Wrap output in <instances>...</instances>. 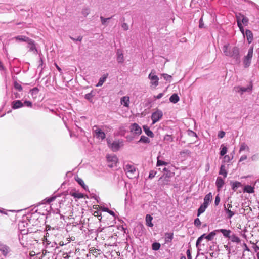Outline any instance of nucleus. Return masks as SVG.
<instances>
[{
    "instance_id": "23",
    "label": "nucleus",
    "mask_w": 259,
    "mask_h": 259,
    "mask_svg": "<svg viewBox=\"0 0 259 259\" xmlns=\"http://www.w3.org/2000/svg\"><path fill=\"white\" fill-rule=\"evenodd\" d=\"M218 232H221L223 235L226 237H229L230 236L231 231L229 230L226 229H220L217 230Z\"/></svg>"
},
{
    "instance_id": "59",
    "label": "nucleus",
    "mask_w": 259,
    "mask_h": 259,
    "mask_svg": "<svg viewBox=\"0 0 259 259\" xmlns=\"http://www.w3.org/2000/svg\"><path fill=\"white\" fill-rule=\"evenodd\" d=\"M94 215L95 216H98V217L99 219L100 220H101V219H102V217H101V215H98V211H95V212H94Z\"/></svg>"
},
{
    "instance_id": "43",
    "label": "nucleus",
    "mask_w": 259,
    "mask_h": 259,
    "mask_svg": "<svg viewBox=\"0 0 259 259\" xmlns=\"http://www.w3.org/2000/svg\"><path fill=\"white\" fill-rule=\"evenodd\" d=\"M225 208L226 212L228 214V218H231L232 217H233L234 215V213L233 211H232L231 210H230L229 209H227L226 207H225Z\"/></svg>"
},
{
    "instance_id": "6",
    "label": "nucleus",
    "mask_w": 259,
    "mask_h": 259,
    "mask_svg": "<svg viewBox=\"0 0 259 259\" xmlns=\"http://www.w3.org/2000/svg\"><path fill=\"white\" fill-rule=\"evenodd\" d=\"M253 48L251 47L248 51L247 56L245 57L244 60V64L245 67H247L250 65L251 60L253 56Z\"/></svg>"
},
{
    "instance_id": "28",
    "label": "nucleus",
    "mask_w": 259,
    "mask_h": 259,
    "mask_svg": "<svg viewBox=\"0 0 259 259\" xmlns=\"http://www.w3.org/2000/svg\"><path fill=\"white\" fill-rule=\"evenodd\" d=\"M207 207V206H206V205H205L203 203V204H202L200 206V207L199 208V209L198 210L197 215L199 216L201 213H203L205 211V210Z\"/></svg>"
},
{
    "instance_id": "53",
    "label": "nucleus",
    "mask_w": 259,
    "mask_h": 259,
    "mask_svg": "<svg viewBox=\"0 0 259 259\" xmlns=\"http://www.w3.org/2000/svg\"><path fill=\"white\" fill-rule=\"evenodd\" d=\"M225 133L223 131H220L218 134V137L220 138H222L225 136Z\"/></svg>"
},
{
    "instance_id": "9",
    "label": "nucleus",
    "mask_w": 259,
    "mask_h": 259,
    "mask_svg": "<svg viewBox=\"0 0 259 259\" xmlns=\"http://www.w3.org/2000/svg\"><path fill=\"white\" fill-rule=\"evenodd\" d=\"M237 24L242 23L245 25H247L248 23V19L244 15L241 13H237L236 14Z\"/></svg>"
},
{
    "instance_id": "51",
    "label": "nucleus",
    "mask_w": 259,
    "mask_h": 259,
    "mask_svg": "<svg viewBox=\"0 0 259 259\" xmlns=\"http://www.w3.org/2000/svg\"><path fill=\"white\" fill-rule=\"evenodd\" d=\"M247 155H246V154H243V155H242L241 156V157H240V159H239V162H241V161H244V160H246V159H247Z\"/></svg>"
},
{
    "instance_id": "44",
    "label": "nucleus",
    "mask_w": 259,
    "mask_h": 259,
    "mask_svg": "<svg viewBox=\"0 0 259 259\" xmlns=\"http://www.w3.org/2000/svg\"><path fill=\"white\" fill-rule=\"evenodd\" d=\"M160 245L158 243H154L152 244V249L154 250H157L159 249Z\"/></svg>"
},
{
    "instance_id": "40",
    "label": "nucleus",
    "mask_w": 259,
    "mask_h": 259,
    "mask_svg": "<svg viewBox=\"0 0 259 259\" xmlns=\"http://www.w3.org/2000/svg\"><path fill=\"white\" fill-rule=\"evenodd\" d=\"M167 164V163L162 161L159 159V156L157 157V166H160L161 165H166Z\"/></svg>"
},
{
    "instance_id": "12",
    "label": "nucleus",
    "mask_w": 259,
    "mask_h": 259,
    "mask_svg": "<svg viewBox=\"0 0 259 259\" xmlns=\"http://www.w3.org/2000/svg\"><path fill=\"white\" fill-rule=\"evenodd\" d=\"M236 89V91L240 92L241 94H242L243 92L251 91L252 89V84L250 83L249 85L247 88L238 87Z\"/></svg>"
},
{
    "instance_id": "17",
    "label": "nucleus",
    "mask_w": 259,
    "mask_h": 259,
    "mask_svg": "<svg viewBox=\"0 0 259 259\" xmlns=\"http://www.w3.org/2000/svg\"><path fill=\"white\" fill-rule=\"evenodd\" d=\"M212 196L211 193L207 194L204 197L203 204L208 206L210 201L212 199Z\"/></svg>"
},
{
    "instance_id": "25",
    "label": "nucleus",
    "mask_w": 259,
    "mask_h": 259,
    "mask_svg": "<svg viewBox=\"0 0 259 259\" xmlns=\"http://www.w3.org/2000/svg\"><path fill=\"white\" fill-rule=\"evenodd\" d=\"M163 171L166 172L162 177H161L160 178H162L163 177H165V178H171L174 176V174L173 172H171L169 171H168L167 169L166 168H164L163 169Z\"/></svg>"
},
{
    "instance_id": "41",
    "label": "nucleus",
    "mask_w": 259,
    "mask_h": 259,
    "mask_svg": "<svg viewBox=\"0 0 259 259\" xmlns=\"http://www.w3.org/2000/svg\"><path fill=\"white\" fill-rule=\"evenodd\" d=\"M162 76L163 78L168 82H170L172 80V77L170 75H169L167 74H162Z\"/></svg>"
},
{
    "instance_id": "52",
    "label": "nucleus",
    "mask_w": 259,
    "mask_h": 259,
    "mask_svg": "<svg viewBox=\"0 0 259 259\" xmlns=\"http://www.w3.org/2000/svg\"><path fill=\"white\" fill-rule=\"evenodd\" d=\"M156 174V171H151L150 172V174H149V178H150V179H152V178L154 177V176H155Z\"/></svg>"
},
{
    "instance_id": "58",
    "label": "nucleus",
    "mask_w": 259,
    "mask_h": 259,
    "mask_svg": "<svg viewBox=\"0 0 259 259\" xmlns=\"http://www.w3.org/2000/svg\"><path fill=\"white\" fill-rule=\"evenodd\" d=\"M163 93H159L158 95H157L155 98L159 99H160L161 98H162L163 96Z\"/></svg>"
},
{
    "instance_id": "38",
    "label": "nucleus",
    "mask_w": 259,
    "mask_h": 259,
    "mask_svg": "<svg viewBox=\"0 0 259 259\" xmlns=\"http://www.w3.org/2000/svg\"><path fill=\"white\" fill-rule=\"evenodd\" d=\"M221 150L220 151V155L221 156H224L227 152V148L223 145H221Z\"/></svg>"
},
{
    "instance_id": "31",
    "label": "nucleus",
    "mask_w": 259,
    "mask_h": 259,
    "mask_svg": "<svg viewBox=\"0 0 259 259\" xmlns=\"http://www.w3.org/2000/svg\"><path fill=\"white\" fill-rule=\"evenodd\" d=\"M180 155L181 157H184V158H187L190 156V151L189 150H184L181 152Z\"/></svg>"
},
{
    "instance_id": "60",
    "label": "nucleus",
    "mask_w": 259,
    "mask_h": 259,
    "mask_svg": "<svg viewBox=\"0 0 259 259\" xmlns=\"http://www.w3.org/2000/svg\"><path fill=\"white\" fill-rule=\"evenodd\" d=\"M225 160L229 161L230 160V157L228 155H225L224 157Z\"/></svg>"
},
{
    "instance_id": "48",
    "label": "nucleus",
    "mask_w": 259,
    "mask_h": 259,
    "mask_svg": "<svg viewBox=\"0 0 259 259\" xmlns=\"http://www.w3.org/2000/svg\"><path fill=\"white\" fill-rule=\"evenodd\" d=\"M237 25L240 29V31L242 32V33L244 36V28L242 26V23H239V24H237Z\"/></svg>"
},
{
    "instance_id": "24",
    "label": "nucleus",
    "mask_w": 259,
    "mask_h": 259,
    "mask_svg": "<svg viewBox=\"0 0 259 259\" xmlns=\"http://www.w3.org/2000/svg\"><path fill=\"white\" fill-rule=\"evenodd\" d=\"M117 61H118V63H122L124 61V57L123 54L119 50L117 51Z\"/></svg>"
},
{
    "instance_id": "19",
    "label": "nucleus",
    "mask_w": 259,
    "mask_h": 259,
    "mask_svg": "<svg viewBox=\"0 0 259 259\" xmlns=\"http://www.w3.org/2000/svg\"><path fill=\"white\" fill-rule=\"evenodd\" d=\"M245 35L249 43H251L253 40V34L250 30H246Z\"/></svg>"
},
{
    "instance_id": "21",
    "label": "nucleus",
    "mask_w": 259,
    "mask_h": 259,
    "mask_svg": "<svg viewBox=\"0 0 259 259\" xmlns=\"http://www.w3.org/2000/svg\"><path fill=\"white\" fill-rule=\"evenodd\" d=\"M153 218L149 214H147L146 216V225L149 227H152L153 226L152 221Z\"/></svg>"
},
{
    "instance_id": "63",
    "label": "nucleus",
    "mask_w": 259,
    "mask_h": 259,
    "mask_svg": "<svg viewBox=\"0 0 259 259\" xmlns=\"http://www.w3.org/2000/svg\"><path fill=\"white\" fill-rule=\"evenodd\" d=\"M108 212L111 215H113V216H114L115 215V213L113 211H111V210H108Z\"/></svg>"
},
{
    "instance_id": "22",
    "label": "nucleus",
    "mask_w": 259,
    "mask_h": 259,
    "mask_svg": "<svg viewBox=\"0 0 259 259\" xmlns=\"http://www.w3.org/2000/svg\"><path fill=\"white\" fill-rule=\"evenodd\" d=\"M108 75V74H104L102 77H101L99 80L98 84L96 85L97 87H101L103 85L104 82L107 79Z\"/></svg>"
},
{
    "instance_id": "4",
    "label": "nucleus",
    "mask_w": 259,
    "mask_h": 259,
    "mask_svg": "<svg viewBox=\"0 0 259 259\" xmlns=\"http://www.w3.org/2000/svg\"><path fill=\"white\" fill-rule=\"evenodd\" d=\"M93 131L95 134V136L101 140H103L106 137V135L105 133L100 128H99L97 126L95 125L93 127Z\"/></svg>"
},
{
    "instance_id": "47",
    "label": "nucleus",
    "mask_w": 259,
    "mask_h": 259,
    "mask_svg": "<svg viewBox=\"0 0 259 259\" xmlns=\"http://www.w3.org/2000/svg\"><path fill=\"white\" fill-rule=\"evenodd\" d=\"M121 27H122V29L125 31L127 30L129 28L128 24L126 23H123L122 24Z\"/></svg>"
},
{
    "instance_id": "20",
    "label": "nucleus",
    "mask_w": 259,
    "mask_h": 259,
    "mask_svg": "<svg viewBox=\"0 0 259 259\" xmlns=\"http://www.w3.org/2000/svg\"><path fill=\"white\" fill-rule=\"evenodd\" d=\"M23 106V103L20 100H16L13 102V108L17 109Z\"/></svg>"
},
{
    "instance_id": "5",
    "label": "nucleus",
    "mask_w": 259,
    "mask_h": 259,
    "mask_svg": "<svg viewBox=\"0 0 259 259\" xmlns=\"http://www.w3.org/2000/svg\"><path fill=\"white\" fill-rule=\"evenodd\" d=\"M148 78L150 80L151 86L156 87L158 85V77L153 71L149 74Z\"/></svg>"
},
{
    "instance_id": "49",
    "label": "nucleus",
    "mask_w": 259,
    "mask_h": 259,
    "mask_svg": "<svg viewBox=\"0 0 259 259\" xmlns=\"http://www.w3.org/2000/svg\"><path fill=\"white\" fill-rule=\"evenodd\" d=\"M110 19V18H104L102 16H101L100 17V19L101 20V22H102V24H105V23L107 22V21L108 20H109Z\"/></svg>"
},
{
    "instance_id": "26",
    "label": "nucleus",
    "mask_w": 259,
    "mask_h": 259,
    "mask_svg": "<svg viewBox=\"0 0 259 259\" xmlns=\"http://www.w3.org/2000/svg\"><path fill=\"white\" fill-rule=\"evenodd\" d=\"M224 184V182L223 180L221 178L218 177L216 181V185L218 188L220 189L221 188H222Z\"/></svg>"
},
{
    "instance_id": "16",
    "label": "nucleus",
    "mask_w": 259,
    "mask_h": 259,
    "mask_svg": "<svg viewBox=\"0 0 259 259\" xmlns=\"http://www.w3.org/2000/svg\"><path fill=\"white\" fill-rule=\"evenodd\" d=\"M107 159L108 162H112L113 164H116L118 161V158L115 155H108Z\"/></svg>"
},
{
    "instance_id": "18",
    "label": "nucleus",
    "mask_w": 259,
    "mask_h": 259,
    "mask_svg": "<svg viewBox=\"0 0 259 259\" xmlns=\"http://www.w3.org/2000/svg\"><path fill=\"white\" fill-rule=\"evenodd\" d=\"M143 130L145 134L149 137L153 138L154 137L153 133L149 129V128L146 126H143Z\"/></svg>"
},
{
    "instance_id": "55",
    "label": "nucleus",
    "mask_w": 259,
    "mask_h": 259,
    "mask_svg": "<svg viewBox=\"0 0 259 259\" xmlns=\"http://www.w3.org/2000/svg\"><path fill=\"white\" fill-rule=\"evenodd\" d=\"M220 201V198L219 196H217L215 198L214 203L215 205H218Z\"/></svg>"
},
{
    "instance_id": "56",
    "label": "nucleus",
    "mask_w": 259,
    "mask_h": 259,
    "mask_svg": "<svg viewBox=\"0 0 259 259\" xmlns=\"http://www.w3.org/2000/svg\"><path fill=\"white\" fill-rule=\"evenodd\" d=\"M25 105L28 107H31L32 106V103L30 101H25L23 105Z\"/></svg>"
},
{
    "instance_id": "42",
    "label": "nucleus",
    "mask_w": 259,
    "mask_h": 259,
    "mask_svg": "<svg viewBox=\"0 0 259 259\" xmlns=\"http://www.w3.org/2000/svg\"><path fill=\"white\" fill-rule=\"evenodd\" d=\"M172 235L170 233H166L165 235V241L166 242H169L172 239Z\"/></svg>"
},
{
    "instance_id": "62",
    "label": "nucleus",
    "mask_w": 259,
    "mask_h": 259,
    "mask_svg": "<svg viewBox=\"0 0 259 259\" xmlns=\"http://www.w3.org/2000/svg\"><path fill=\"white\" fill-rule=\"evenodd\" d=\"M203 27V23H202V19H200V24H199V27L202 28Z\"/></svg>"
},
{
    "instance_id": "34",
    "label": "nucleus",
    "mask_w": 259,
    "mask_h": 259,
    "mask_svg": "<svg viewBox=\"0 0 259 259\" xmlns=\"http://www.w3.org/2000/svg\"><path fill=\"white\" fill-rule=\"evenodd\" d=\"M219 174L223 175L225 178L226 177L227 172L225 169V167L224 165H221Z\"/></svg>"
},
{
    "instance_id": "57",
    "label": "nucleus",
    "mask_w": 259,
    "mask_h": 259,
    "mask_svg": "<svg viewBox=\"0 0 259 259\" xmlns=\"http://www.w3.org/2000/svg\"><path fill=\"white\" fill-rule=\"evenodd\" d=\"M187 257L188 259H192L190 251L189 249L187 250Z\"/></svg>"
},
{
    "instance_id": "29",
    "label": "nucleus",
    "mask_w": 259,
    "mask_h": 259,
    "mask_svg": "<svg viewBox=\"0 0 259 259\" xmlns=\"http://www.w3.org/2000/svg\"><path fill=\"white\" fill-rule=\"evenodd\" d=\"M244 192L248 193H252L254 192V188L251 186L247 185L245 186L244 188Z\"/></svg>"
},
{
    "instance_id": "27",
    "label": "nucleus",
    "mask_w": 259,
    "mask_h": 259,
    "mask_svg": "<svg viewBox=\"0 0 259 259\" xmlns=\"http://www.w3.org/2000/svg\"><path fill=\"white\" fill-rule=\"evenodd\" d=\"M75 180L84 189L86 190L88 188V186L84 184L83 181L81 178L77 177L75 178Z\"/></svg>"
},
{
    "instance_id": "37",
    "label": "nucleus",
    "mask_w": 259,
    "mask_h": 259,
    "mask_svg": "<svg viewBox=\"0 0 259 259\" xmlns=\"http://www.w3.org/2000/svg\"><path fill=\"white\" fill-rule=\"evenodd\" d=\"M70 194L72 196L74 197V198H77L79 199L82 198L84 197L83 194L80 193H72Z\"/></svg>"
},
{
    "instance_id": "35",
    "label": "nucleus",
    "mask_w": 259,
    "mask_h": 259,
    "mask_svg": "<svg viewBox=\"0 0 259 259\" xmlns=\"http://www.w3.org/2000/svg\"><path fill=\"white\" fill-rule=\"evenodd\" d=\"M90 13V10L89 8H84L82 9L81 14L84 16L87 17Z\"/></svg>"
},
{
    "instance_id": "13",
    "label": "nucleus",
    "mask_w": 259,
    "mask_h": 259,
    "mask_svg": "<svg viewBox=\"0 0 259 259\" xmlns=\"http://www.w3.org/2000/svg\"><path fill=\"white\" fill-rule=\"evenodd\" d=\"M130 103V100L128 96H123L120 99L121 104L123 105L124 107H129Z\"/></svg>"
},
{
    "instance_id": "8",
    "label": "nucleus",
    "mask_w": 259,
    "mask_h": 259,
    "mask_svg": "<svg viewBox=\"0 0 259 259\" xmlns=\"http://www.w3.org/2000/svg\"><path fill=\"white\" fill-rule=\"evenodd\" d=\"M162 116L163 113L160 110H157L155 112H153L151 116L152 123L155 124L162 118Z\"/></svg>"
},
{
    "instance_id": "3",
    "label": "nucleus",
    "mask_w": 259,
    "mask_h": 259,
    "mask_svg": "<svg viewBox=\"0 0 259 259\" xmlns=\"http://www.w3.org/2000/svg\"><path fill=\"white\" fill-rule=\"evenodd\" d=\"M125 171L127 177L130 179L135 178L138 174L135 167L131 164H127L125 166Z\"/></svg>"
},
{
    "instance_id": "10",
    "label": "nucleus",
    "mask_w": 259,
    "mask_h": 259,
    "mask_svg": "<svg viewBox=\"0 0 259 259\" xmlns=\"http://www.w3.org/2000/svg\"><path fill=\"white\" fill-rule=\"evenodd\" d=\"M130 131L134 134L140 135L142 133V129L137 123H133L130 126Z\"/></svg>"
},
{
    "instance_id": "2",
    "label": "nucleus",
    "mask_w": 259,
    "mask_h": 259,
    "mask_svg": "<svg viewBox=\"0 0 259 259\" xmlns=\"http://www.w3.org/2000/svg\"><path fill=\"white\" fill-rule=\"evenodd\" d=\"M216 232H218L217 230L214 231L213 232H211L210 233H209L208 235H205V234H203L201 235L200 237H199L197 240L196 242V247L198 249V251L202 250V245H201V242L203 238H206L208 240H211L214 238V236L216 235Z\"/></svg>"
},
{
    "instance_id": "61",
    "label": "nucleus",
    "mask_w": 259,
    "mask_h": 259,
    "mask_svg": "<svg viewBox=\"0 0 259 259\" xmlns=\"http://www.w3.org/2000/svg\"><path fill=\"white\" fill-rule=\"evenodd\" d=\"M72 39L73 40H76V41H80L81 40H82V37L81 36H79L77 39H74V38H72Z\"/></svg>"
},
{
    "instance_id": "33",
    "label": "nucleus",
    "mask_w": 259,
    "mask_h": 259,
    "mask_svg": "<svg viewBox=\"0 0 259 259\" xmlns=\"http://www.w3.org/2000/svg\"><path fill=\"white\" fill-rule=\"evenodd\" d=\"M241 186V183L239 182H233L232 183V189L234 191H236L237 189V188L239 187H240Z\"/></svg>"
},
{
    "instance_id": "1",
    "label": "nucleus",
    "mask_w": 259,
    "mask_h": 259,
    "mask_svg": "<svg viewBox=\"0 0 259 259\" xmlns=\"http://www.w3.org/2000/svg\"><path fill=\"white\" fill-rule=\"evenodd\" d=\"M222 51L225 55L233 57L237 63L239 62V52L237 47H232L229 44L226 43L222 47Z\"/></svg>"
},
{
    "instance_id": "50",
    "label": "nucleus",
    "mask_w": 259,
    "mask_h": 259,
    "mask_svg": "<svg viewBox=\"0 0 259 259\" xmlns=\"http://www.w3.org/2000/svg\"><path fill=\"white\" fill-rule=\"evenodd\" d=\"M93 97L91 93H88L85 95V98L88 100H91Z\"/></svg>"
},
{
    "instance_id": "11",
    "label": "nucleus",
    "mask_w": 259,
    "mask_h": 259,
    "mask_svg": "<svg viewBox=\"0 0 259 259\" xmlns=\"http://www.w3.org/2000/svg\"><path fill=\"white\" fill-rule=\"evenodd\" d=\"M250 152V148L249 146L245 143H242L240 144V149H239V153H249Z\"/></svg>"
},
{
    "instance_id": "46",
    "label": "nucleus",
    "mask_w": 259,
    "mask_h": 259,
    "mask_svg": "<svg viewBox=\"0 0 259 259\" xmlns=\"http://www.w3.org/2000/svg\"><path fill=\"white\" fill-rule=\"evenodd\" d=\"M56 198V196H53V197H51L50 198H47L45 199V200L46 201V202H47L48 203H50V202L55 200Z\"/></svg>"
},
{
    "instance_id": "30",
    "label": "nucleus",
    "mask_w": 259,
    "mask_h": 259,
    "mask_svg": "<svg viewBox=\"0 0 259 259\" xmlns=\"http://www.w3.org/2000/svg\"><path fill=\"white\" fill-rule=\"evenodd\" d=\"M169 101L171 103H176L178 102V95L177 94H174L169 98Z\"/></svg>"
},
{
    "instance_id": "32",
    "label": "nucleus",
    "mask_w": 259,
    "mask_h": 259,
    "mask_svg": "<svg viewBox=\"0 0 259 259\" xmlns=\"http://www.w3.org/2000/svg\"><path fill=\"white\" fill-rule=\"evenodd\" d=\"M139 142L144 143H149L150 141V139L145 136H142L140 138V140L139 141Z\"/></svg>"
},
{
    "instance_id": "36",
    "label": "nucleus",
    "mask_w": 259,
    "mask_h": 259,
    "mask_svg": "<svg viewBox=\"0 0 259 259\" xmlns=\"http://www.w3.org/2000/svg\"><path fill=\"white\" fill-rule=\"evenodd\" d=\"M229 238L231 239V241L233 242L238 243L240 241V239L235 235L230 236Z\"/></svg>"
},
{
    "instance_id": "45",
    "label": "nucleus",
    "mask_w": 259,
    "mask_h": 259,
    "mask_svg": "<svg viewBox=\"0 0 259 259\" xmlns=\"http://www.w3.org/2000/svg\"><path fill=\"white\" fill-rule=\"evenodd\" d=\"M14 88L19 91H21L22 90V87L21 84L16 81L14 82Z\"/></svg>"
},
{
    "instance_id": "14",
    "label": "nucleus",
    "mask_w": 259,
    "mask_h": 259,
    "mask_svg": "<svg viewBox=\"0 0 259 259\" xmlns=\"http://www.w3.org/2000/svg\"><path fill=\"white\" fill-rule=\"evenodd\" d=\"M13 39L15 40L17 42L25 41L27 42L28 41H30V38L25 36L23 35H19L15 36L13 38Z\"/></svg>"
},
{
    "instance_id": "15",
    "label": "nucleus",
    "mask_w": 259,
    "mask_h": 259,
    "mask_svg": "<svg viewBox=\"0 0 259 259\" xmlns=\"http://www.w3.org/2000/svg\"><path fill=\"white\" fill-rule=\"evenodd\" d=\"M28 47L29 48L30 51L34 52V53H37V50L36 49L34 42L32 39H30V41H28Z\"/></svg>"
},
{
    "instance_id": "7",
    "label": "nucleus",
    "mask_w": 259,
    "mask_h": 259,
    "mask_svg": "<svg viewBox=\"0 0 259 259\" xmlns=\"http://www.w3.org/2000/svg\"><path fill=\"white\" fill-rule=\"evenodd\" d=\"M108 144L113 151H118L120 148L123 145V142L119 141H114L111 144L109 142H108Z\"/></svg>"
},
{
    "instance_id": "54",
    "label": "nucleus",
    "mask_w": 259,
    "mask_h": 259,
    "mask_svg": "<svg viewBox=\"0 0 259 259\" xmlns=\"http://www.w3.org/2000/svg\"><path fill=\"white\" fill-rule=\"evenodd\" d=\"M194 224L196 226H198L201 225V222L198 218H197L195 220Z\"/></svg>"
},
{
    "instance_id": "64",
    "label": "nucleus",
    "mask_w": 259,
    "mask_h": 259,
    "mask_svg": "<svg viewBox=\"0 0 259 259\" xmlns=\"http://www.w3.org/2000/svg\"><path fill=\"white\" fill-rule=\"evenodd\" d=\"M34 92H35L36 94L37 93L38 89L36 88L33 89V90H32V93H33Z\"/></svg>"
},
{
    "instance_id": "39",
    "label": "nucleus",
    "mask_w": 259,
    "mask_h": 259,
    "mask_svg": "<svg viewBox=\"0 0 259 259\" xmlns=\"http://www.w3.org/2000/svg\"><path fill=\"white\" fill-rule=\"evenodd\" d=\"M187 134L188 136H189L191 137L195 138V139H196L197 137V134L194 132L191 131V130H188L187 131Z\"/></svg>"
}]
</instances>
